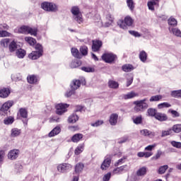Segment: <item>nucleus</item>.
I'll return each mask as SVG.
<instances>
[{
	"instance_id": "nucleus-1",
	"label": "nucleus",
	"mask_w": 181,
	"mask_h": 181,
	"mask_svg": "<svg viewBox=\"0 0 181 181\" xmlns=\"http://www.w3.org/2000/svg\"><path fill=\"white\" fill-rule=\"evenodd\" d=\"M35 51H33L29 55V59L31 60H37L40 57L43 56V47L40 44H37L35 45Z\"/></svg>"
},
{
	"instance_id": "nucleus-2",
	"label": "nucleus",
	"mask_w": 181,
	"mask_h": 181,
	"mask_svg": "<svg viewBox=\"0 0 181 181\" xmlns=\"http://www.w3.org/2000/svg\"><path fill=\"white\" fill-rule=\"evenodd\" d=\"M134 104L135 105L134 110L136 111V112L144 111V110H146V108L148 107L147 98H144L141 100H136L134 102Z\"/></svg>"
},
{
	"instance_id": "nucleus-3",
	"label": "nucleus",
	"mask_w": 181,
	"mask_h": 181,
	"mask_svg": "<svg viewBox=\"0 0 181 181\" xmlns=\"http://www.w3.org/2000/svg\"><path fill=\"white\" fill-rule=\"evenodd\" d=\"M41 8L46 12H57V5L53 2L45 1L41 4Z\"/></svg>"
},
{
	"instance_id": "nucleus-4",
	"label": "nucleus",
	"mask_w": 181,
	"mask_h": 181,
	"mask_svg": "<svg viewBox=\"0 0 181 181\" xmlns=\"http://www.w3.org/2000/svg\"><path fill=\"white\" fill-rule=\"evenodd\" d=\"M132 23H134V20L128 16L124 20H119L117 22V25L121 29H128L129 26H132Z\"/></svg>"
},
{
	"instance_id": "nucleus-5",
	"label": "nucleus",
	"mask_w": 181,
	"mask_h": 181,
	"mask_svg": "<svg viewBox=\"0 0 181 181\" xmlns=\"http://www.w3.org/2000/svg\"><path fill=\"white\" fill-rule=\"evenodd\" d=\"M71 13L73 14V19L78 23H83V15L80 13V8L77 6H74L71 8Z\"/></svg>"
},
{
	"instance_id": "nucleus-6",
	"label": "nucleus",
	"mask_w": 181,
	"mask_h": 181,
	"mask_svg": "<svg viewBox=\"0 0 181 181\" xmlns=\"http://www.w3.org/2000/svg\"><path fill=\"white\" fill-rule=\"evenodd\" d=\"M70 105L67 103H59L55 106L56 112L57 115H63L64 112H67V108H69Z\"/></svg>"
},
{
	"instance_id": "nucleus-7",
	"label": "nucleus",
	"mask_w": 181,
	"mask_h": 181,
	"mask_svg": "<svg viewBox=\"0 0 181 181\" xmlns=\"http://www.w3.org/2000/svg\"><path fill=\"white\" fill-rule=\"evenodd\" d=\"M57 169L59 173H66L67 170H71V169H73V165L69 163H61L57 166Z\"/></svg>"
},
{
	"instance_id": "nucleus-8",
	"label": "nucleus",
	"mask_w": 181,
	"mask_h": 181,
	"mask_svg": "<svg viewBox=\"0 0 181 181\" xmlns=\"http://www.w3.org/2000/svg\"><path fill=\"white\" fill-rule=\"evenodd\" d=\"M112 158V156H111V155H107L105 157V159L100 165V169L102 170H107V169H108V168H110V166H111Z\"/></svg>"
},
{
	"instance_id": "nucleus-9",
	"label": "nucleus",
	"mask_w": 181,
	"mask_h": 181,
	"mask_svg": "<svg viewBox=\"0 0 181 181\" xmlns=\"http://www.w3.org/2000/svg\"><path fill=\"white\" fill-rule=\"evenodd\" d=\"M115 59H117V55L112 53H105L102 56V60L105 63H112Z\"/></svg>"
},
{
	"instance_id": "nucleus-10",
	"label": "nucleus",
	"mask_w": 181,
	"mask_h": 181,
	"mask_svg": "<svg viewBox=\"0 0 181 181\" xmlns=\"http://www.w3.org/2000/svg\"><path fill=\"white\" fill-rule=\"evenodd\" d=\"M21 151L18 149H13L8 153L7 157L10 160H16Z\"/></svg>"
},
{
	"instance_id": "nucleus-11",
	"label": "nucleus",
	"mask_w": 181,
	"mask_h": 181,
	"mask_svg": "<svg viewBox=\"0 0 181 181\" xmlns=\"http://www.w3.org/2000/svg\"><path fill=\"white\" fill-rule=\"evenodd\" d=\"M86 86V79H82L81 82L80 80H74L71 84V90H77L78 88H80V86Z\"/></svg>"
},
{
	"instance_id": "nucleus-12",
	"label": "nucleus",
	"mask_w": 181,
	"mask_h": 181,
	"mask_svg": "<svg viewBox=\"0 0 181 181\" xmlns=\"http://www.w3.org/2000/svg\"><path fill=\"white\" fill-rule=\"evenodd\" d=\"M40 80L39 76L35 74L28 75L27 77V81L29 84H37Z\"/></svg>"
},
{
	"instance_id": "nucleus-13",
	"label": "nucleus",
	"mask_w": 181,
	"mask_h": 181,
	"mask_svg": "<svg viewBox=\"0 0 181 181\" xmlns=\"http://www.w3.org/2000/svg\"><path fill=\"white\" fill-rule=\"evenodd\" d=\"M13 105V100H8L7 102L4 103L0 109V112H6Z\"/></svg>"
},
{
	"instance_id": "nucleus-14",
	"label": "nucleus",
	"mask_w": 181,
	"mask_h": 181,
	"mask_svg": "<svg viewBox=\"0 0 181 181\" xmlns=\"http://www.w3.org/2000/svg\"><path fill=\"white\" fill-rule=\"evenodd\" d=\"M147 6L149 11H155V8H158V6H159V0H149L147 2Z\"/></svg>"
},
{
	"instance_id": "nucleus-15",
	"label": "nucleus",
	"mask_w": 181,
	"mask_h": 181,
	"mask_svg": "<svg viewBox=\"0 0 181 181\" xmlns=\"http://www.w3.org/2000/svg\"><path fill=\"white\" fill-rule=\"evenodd\" d=\"M129 168H128V165H122L118 168H115L112 172V175H119L122 173V172H127Z\"/></svg>"
},
{
	"instance_id": "nucleus-16",
	"label": "nucleus",
	"mask_w": 181,
	"mask_h": 181,
	"mask_svg": "<svg viewBox=\"0 0 181 181\" xmlns=\"http://www.w3.org/2000/svg\"><path fill=\"white\" fill-rule=\"evenodd\" d=\"M113 22H114V17L112 16V15L109 13L106 15L103 26H105V28H108L111 26V25H112Z\"/></svg>"
},
{
	"instance_id": "nucleus-17",
	"label": "nucleus",
	"mask_w": 181,
	"mask_h": 181,
	"mask_svg": "<svg viewBox=\"0 0 181 181\" xmlns=\"http://www.w3.org/2000/svg\"><path fill=\"white\" fill-rule=\"evenodd\" d=\"M11 94V89L9 88H4L0 89V98H8Z\"/></svg>"
},
{
	"instance_id": "nucleus-18",
	"label": "nucleus",
	"mask_w": 181,
	"mask_h": 181,
	"mask_svg": "<svg viewBox=\"0 0 181 181\" xmlns=\"http://www.w3.org/2000/svg\"><path fill=\"white\" fill-rule=\"evenodd\" d=\"M103 46V42L96 40L93 41L92 49L93 52H98Z\"/></svg>"
},
{
	"instance_id": "nucleus-19",
	"label": "nucleus",
	"mask_w": 181,
	"mask_h": 181,
	"mask_svg": "<svg viewBox=\"0 0 181 181\" xmlns=\"http://www.w3.org/2000/svg\"><path fill=\"white\" fill-rule=\"evenodd\" d=\"M109 122L112 126L117 125V123L118 122V114L117 113L111 114L109 117Z\"/></svg>"
},
{
	"instance_id": "nucleus-20",
	"label": "nucleus",
	"mask_w": 181,
	"mask_h": 181,
	"mask_svg": "<svg viewBox=\"0 0 181 181\" xmlns=\"http://www.w3.org/2000/svg\"><path fill=\"white\" fill-rule=\"evenodd\" d=\"M62 132V128L60 126L55 127L48 134L49 138H53V136H56V135H59V133Z\"/></svg>"
},
{
	"instance_id": "nucleus-21",
	"label": "nucleus",
	"mask_w": 181,
	"mask_h": 181,
	"mask_svg": "<svg viewBox=\"0 0 181 181\" xmlns=\"http://www.w3.org/2000/svg\"><path fill=\"white\" fill-rule=\"evenodd\" d=\"M156 119L163 122V121H168V115L165 113L157 112L155 117Z\"/></svg>"
},
{
	"instance_id": "nucleus-22",
	"label": "nucleus",
	"mask_w": 181,
	"mask_h": 181,
	"mask_svg": "<svg viewBox=\"0 0 181 181\" xmlns=\"http://www.w3.org/2000/svg\"><path fill=\"white\" fill-rule=\"evenodd\" d=\"M140 134L143 136H148L149 138H153V136H155V132H151L146 129L141 130Z\"/></svg>"
},
{
	"instance_id": "nucleus-23",
	"label": "nucleus",
	"mask_w": 181,
	"mask_h": 181,
	"mask_svg": "<svg viewBox=\"0 0 181 181\" xmlns=\"http://www.w3.org/2000/svg\"><path fill=\"white\" fill-rule=\"evenodd\" d=\"M139 94L136 92L132 91L123 95L124 100H131V98H135L138 97Z\"/></svg>"
},
{
	"instance_id": "nucleus-24",
	"label": "nucleus",
	"mask_w": 181,
	"mask_h": 181,
	"mask_svg": "<svg viewBox=\"0 0 181 181\" xmlns=\"http://www.w3.org/2000/svg\"><path fill=\"white\" fill-rule=\"evenodd\" d=\"M22 134V131L18 128H13L11 131V138H18Z\"/></svg>"
},
{
	"instance_id": "nucleus-25",
	"label": "nucleus",
	"mask_w": 181,
	"mask_h": 181,
	"mask_svg": "<svg viewBox=\"0 0 181 181\" xmlns=\"http://www.w3.org/2000/svg\"><path fill=\"white\" fill-rule=\"evenodd\" d=\"M169 31L174 35V36H177V37H181V31L177 28H169Z\"/></svg>"
},
{
	"instance_id": "nucleus-26",
	"label": "nucleus",
	"mask_w": 181,
	"mask_h": 181,
	"mask_svg": "<svg viewBox=\"0 0 181 181\" xmlns=\"http://www.w3.org/2000/svg\"><path fill=\"white\" fill-rule=\"evenodd\" d=\"M78 121V116L76 114L71 115L68 118V122L69 124H76Z\"/></svg>"
},
{
	"instance_id": "nucleus-27",
	"label": "nucleus",
	"mask_w": 181,
	"mask_h": 181,
	"mask_svg": "<svg viewBox=\"0 0 181 181\" xmlns=\"http://www.w3.org/2000/svg\"><path fill=\"white\" fill-rule=\"evenodd\" d=\"M13 122H15V117L13 116H8L4 119V125H12Z\"/></svg>"
},
{
	"instance_id": "nucleus-28",
	"label": "nucleus",
	"mask_w": 181,
	"mask_h": 181,
	"mask_svg": "<svg viewBox=\"0 0 181 181\" xmlns=\"http://www.w3.org/2000/svg\"><path fill=\"white\" fill-rule=\"evenodd\" d=\"M23 169V167H22V165L15 164L14 168L13 170V173L14 175H18V174L21 173V172H22Z\"/></svg>"
},
{
	"instance_id": "nucleus-29",
	"label": "nucleus",
	"mask_w": 181,
	"mask_h": 181,
	"mask_svg": "<svg viewBox=\"0 0 181 181\" xmlns=\"http://www.w3.org/2000/svg\"><path fill=\"white\" fill-rule=\"evenodd\" d=\"M17 32L18 33H23L24 35H28V32L29 30V26H26V25H23L20 28H18L17 30Z\"/></svg>"
},
{
	"instance_id": "nucleus-30",
	"label": "nucleus",
	"mask_w": 181,
	"mask_h": 181,
	"mask_svg": "<svg viewBox=\"0 0 181 181\" xmlns=\"http://www.w3.org/2000/svg\"><path fill=\"white\" fill-rule=\"evenodd\" d=\"M16 54L18 59H23L26 56V51L22 49H18L16 52Z\"/></svg>"
},
{
	"instance_id": "nucleus-31",
	"label": "nucleus",
	"mask_w": 181,
	"mask_h": 181,
	"mask_svg": "<svg viewBox=\"0 0 181 181\" xmlns=\"http://www.w3.org/2000/svg\"><path fill=\"white\" fill-rule=\"evenodd\" d=\"M170 107H172V105H170V103H168V102H164L162 103H159L157 105V108L158 110H163V108H170Z\"/></svg>"
},
{
	"instance_id": "nucleus-32",
	"label": "nucleus",
	"mask_w": 181,
	"mask_h": 181,
	"mask_svg": "<svg viewBox=\"0 0 181 181\" xmlns=\"http://www.w3.org/2000/svg\"><path fill=\"white\" fill-rule=\"evenodd\" d=\"M81 139H83V134H76L71 138L72 142L74 143L80 142Z\"/></svg>"
},
{
	"instance_id": "nucleus-33",
	"label": "nucleus",
	"mask_w": 181,
	"mask_h": 181,
	"mask_svg": "<svg viewBox=\"0 0 181 181\" xmlns=\"http://www.w3.org/2000/svg\"><path fill=\"white\" fill-rule=\"evenodd\" d=\"M24 40H25L30 46H35V45H36V40L32 37H25Z\"/></svg>"
},
{
	"instance_id": "nucleus-34",
	"label": "nucleus",
	"mask_w": 181,
	"mask_h": 181,
	"mask_svg": "<svg viewBox=\"0 0 181 181\" xmlns=\"http://www.w3.org/2000/svg\"><path fill=\"white\" fill-rule=\"evenodd\" d=\"M139 59L141 62L145 63L148 59V54L145 51H141L139 53Z\"/></svg>"
},
{
	"instance_id": "nucleus-35",
	"label": "nucleus",
	"mask_w": 181,
	"mask_h": 181,
	"mask_svg": "<svg viewBox=\"0 0 181 181\" xmlns=\"http://www.w3.org/2000/svg\"><path fill=\"white\" fill-rule=\"evenodd\" d=\"M84 169V164L79 163L75 166V172L76 173H81L83 170Z\"/></svg>"
},
{
	"instance_id": "nucleus-36",
	"label": "nucleus",
	"mask_w": 181,
	"mask_h": 181,
	"mask_svg": "<svg viewBox=\"0 0 181 181\" xmlns=\"http://www.w3.org/2000/svg\"><path fill=\"white\" fill-rule=\"evenodd\" d=\"M71 52L74 57H76V59H81V54H80L78 49L76 48H71Z\"/></svg>"
},
{
	"instance_id": "nucleus-37",
	"label": "nucleus",
	"mask_w": 181,
	"mask_h": 181,
	"mask_svg": "<svg viewBox=\"0 0 181 181\" xmlns=\"http://www.w3.org/2000/svg\"><path fill=\"white\" fill-rule=\"evenodd\" d=\"M84 151V144H79L74 151L75 155H80Z\"/></svg>"
},
{
	"instance_id": "nucleus-38",
	"label": "nucleus",
	"mask_w": 181,
	"mask_h": 181,
	"mask_svg": "<svg viewBox=\"0 0 181 181\" xmlns=\"http://www.w3.org/2000/svg\"><path fill=\"white\" fill-rule=\"evenodd\" d=\"M147 170L148 168H146V167H142L137 170L136 175L137 176H145V175H146Z\"/></svg>"
},
{
	"instance_id": "nucleus-39",
	"label": "nucleus",
	"mask_w": 181,
	"mask_h": 181,
	"mask_svg": "<svg viewBox=\"0 0 181 181\" xmlns=\"http://www.w3.org/2000/svg\"><path fill=\"white\" fill-rule=\"evenodd\" d=\"M162 98H163V96H162L161 95H156L151 96L149 99V101L150 103L160 101Z\"/></svg>"
},
{
	"instance_id": "nucleus-40",
	"label": "nucleus",
	"mask_w": 181,
	"mask_h": 181,
	"mask_svg": "<svg viewBox=\"0 0 181 181\" xmlns=\"http://www.w3.org/2000/svg\"><path fill=\"white\" fill-rule=\"evenodd\" d=\"M170 95L174 98H181V89L171 91Z\"/></svg>"
},
{
	"instance_id": "nucleus-41",
	"label": "nucleus",
	"mask_w": 181,
	"mask_h": 181,
	"mask_svg": "<svg viewBox=\"0 0 181 181\" xmlns=\"http://www.w3.org/2000/svg\"><path fill=\"white\" fill-rule=\"evenodd\" d=\"M171 130L175 134L181 132V124H175L172 127Z\"/></svg>"
},
{
	"instance_id": "nucleus-42",
	"label": "nucleus",
	"mask_w": 181,
	"mask_h": 181,
	"mask_svg": "<svg viewBox=\"0 0 181 181\" xmlns=\"http://www.w3.org/2000/svg\"><path fill=\"white\" fill-rule=\"evenodd\" d=\"M81 69L82 71H85L86 73H94V71H95L94 67L91 66H82Z\"/></svg>"
},
{
	"instance_id": "nucleus-43",
	"label": "nucleus",
	"mask_w": 181,
	"mask_h": 181,
	"mask_svg": "<svg viewBox=\"0 0 181 181\" xmlns=\"http://www.w3.org/2000/svg\"><path fill=\"white\" fill-rule=\"evenodd\" d=\"M8 49L11 52H13L18 49V45L15 41H12L8 45Z\"/></svg>"
},
{
	"instance_id": "nucleus-44",
	"label": "nucleus",
	"mask_w": 181,
	"mask_h": 181,
	"mask_svg": "<svg viewBox=\"0 0 181 181\" xmlns=\"http://www.w3.org/2000/svg\"><path fill=\"white\" fill-rule=\"evenodd\" d=\"M147 114L148 117H156V114H158L156 109L149 108L147 110Z\"/></svg>"
},
{
	"instance_id": "nucleus-45",
	"label": "nucleus",
	"mask_w": 181,
	"mask_h": 181,
	"mask_svg": "<svg viewBox=\"0 0 181 181\" xmlns=\"http://www.w3.org/2000/svg\"><path fill=\"white\" fill-rule=\"evenodd\" d=\"M168 25L175 28V26H177V21L171 16L170 17V19H168Z\"/></svg>"
},
{
	"instance_id": "nucleus-46",
	"label": "nucleus",
	"mask_w": 181,
	"mask_h": 181,
	"mask_svg": "<svg viewBox=\"0 0 181 181\" xmlns=\"http://www.w3.org/2000/svg\"><path fill=\"white\" fill-rule=\"evenodd\" d=\"M9 42H10L9 38H4L1 40L0 45L1 47H8V46H9Z\"/></svg>"
},
{
	"instance_id": "nucleus-47",
	"label": "nucleus",
	"mask_w": 181,
	"mask_h": 181,
	"mask_svg": "<svg viewBox=\"0 0 181 181\" xmlns=\"http://www.w3.org/2000/svg\"><path fill=\"white\" fill-rule=\"evenodd\" d=\"M28 35H31L32 36H36V35H37V28L28 27Z\"/></svg>"
},
{
	"instance_id": "nucleus-48",
	"label": "nucleus",
	"mask_w": 181,
	"mask_h": 181,
	"mask_svg": "<svg viewBox=\"0 0 181 181\" xmlns=\"http://www.w3.org/2000/svg\"><path fill=\"white\" fill-rule=\"evenodd\" d=\"M134 124L139 125V124H142V116L134 117L132 118Z\"/></svg>"
},
{
	"instance_id": "nucleus-49",
	"label": "nucleus",
	"mask_w": 181,
	"mask_h": 181,
	"mask_svg": "<svg viewBox=\"0 0 181 181\" xmlns=\"http://www.w3.org/2000/svg\"><path fill=\"white\" fill-rule=\"evenodd\" d=\"M168 168H169V166H168V165L160 166L158 168V173L159 175H163V173H165V172H166V170H168Z\"/></svg>"
},
{
	"instance_id": "nucleus-50",
	"label": "nucleus",
	"mask_w": 181,
	"mask_h": 181,
	"mask_svg": "<svg viewBox=\"0 0 181 181\" xmlns=\"http://www.w3.org/2000/svg\"><path fill=\"white\" fill-rule=\"evenodd\" d=\"M103 124H104V120H97L95 122L90 123V125L91 127L97 128L98 127H101Z\"/></svg>"
},
{
	"instance_id": "nucleus-51",
	"label": "nucleus",
	"mask_w": 181,
	"mask_h": 181,
	"mask_svg": "<svg viewBox=\"0 0 181 181\" xmlns=\"http://www.w3.org/2000/svg\"><path fill=\"white\" fill-rule=\"evenodd\" d=\"M123 71H132L134 70V66L131 64H125L122 66Z\"/></svg>"
},
{
	"instance_id": "nucleus-52",
	"label": "nucleus",
	"mask_w": 181,
	"mask_h": 181,
	"mask_svg": "<svg viewBox=\"0 0 181 181\" xmlns=\"http://www.w3.org/2000/svg\"><path fill=\"white\" fill-rule=\"evenodd\" d=\"M19 114L22 118H28V110L25 108H21L19 110Z\"/></svg>"
},
{
	"instance_id": "nucleus-53",
	"label": "nucleus",
	"mask_w": 181,
	"mask_h": 181,
	"mask_svg": "<svg viewBox=\"0 0 181 181\" xmlns=\"http://www.w3.org/2000/svg\"><path fill=\"white\" fill-rule=\"evenodd\" d=\"M172 134H173V132L172 131V129H169L168 130H163V131H162L161 136H162V138H163L165 136L172 135Z\"/></svg>"
},
{
	"instance_id": "nucleus-54",
	"label": "nucleus",
	"mask_w": 181,
	"mask_h": 181,
	"mask_svg": "<svg viewBox=\"0 0 181 181\" xmlns=\"http://www.w3.org/2000/svg\"><path fill=\"white\" fill-rule=\"evenodd\" d=\"M80 52L82 56H87L88 54V48L86 46H82L80 48Z\"/></svg>"
},
{
	"instance_id": "nucleus-55",
	"label": "nucleus",
	"mask_w": 181,
	"mask_h": 181,
	"mask_svg": "<svg viewBox=\"0 0 181 181\" xmlns=\"http://www.w3.org/2000/svg\"><path fill=\"white\" fill-rule=\"evenodd\" d=\"M11 79L13 81H19L20 80H22V76L21 74H14L11 75Z\"/></svg>"
},
{
	"instance_id": "nucleus-56",
	"label": "nucleus",
	"mask_w": 181,
	"mask_h": 181,
	"mask_svg": "<svg viewBox=\"0 0 181 181\" xmlns=\"http://www.w3.org/2000/svg\"><path fill=\"white\" fill-rule=\"evenodd\" d=\"M71 69H76V67H80L81 66V61H74L71 63Z\"/></svg>"
},
{
	"instance_id": "nucleus-57",
	"label": "nucleus",
	"mask_w": 181,
	"mask_h": 181,
	"mask_svg": "<svg viewBox=\"0 0 181 181\" xmlns=\"http://www.w3.org/2000/svg\"><path fill=\"white\" fill-rule=\"evenodd\" d=\"M11 37V33L6 30H0V37Z\"/></svg>"
},
{
	"instance_id": "nucleus-58",
	"label": "nucleus",
	"mask_w": 181,
	"mask_h": 181,
	"mask_svg": "<svg viewBox=\"0 0 181 181\" xmlns=\"http://www.w3.org/2000/svg\"><path fill=\"white\" fill-rule=\"evenodd\" d=\"M108 84L110 88H118V83L115 81H110Z\"/></svg>"
},
{
	"instance_id": "nucleus-59",
	"label": "nucleus",
	"mask_w": 181,
	"mask_h": 181,
	"mask_svg": "<svg viewBox=\"0 0 181 181\" xmlns=\"http://www.w3.org/2000/svg\"><path fill=\"white\" fill-rule=\"evenodd\" d=\"M170 144L173 146L174 148H181V143L179 141H170Z\"/></svg>"
},
{
	"instance_id": "nucleus-60",
	"label": "nucleus",
	"mask_w": 181,
	"mask_h": 181,
	"mask_svg": "<svg viewBox=\"0 0 181 181\" xmlns=\"http://www.w3.org/2000/svg\"><path fill=\"white\" fill-rule=\"evenodd\" d=\"M127 6L132 11L135 6L134 5V0H127Z\"/></svg>"
},
{
	"instance_id": "nucleus-61",
	"label": "nucleus",
	"mask_w": 181,
	"mask_h": 181,
	"mask_svg": "<svg viewBox=\"0 0 181 181\" xmlns=\"http://www.w3.org/2000/svg\"><path fill=\"white\" fill-rule=\"evenodd\" d=\"M49 122H60V118L57 116H52L49 119Z\"/></svg>"
},
{
	"instance_id": "nucleus-62",
	"label": "nucleus",
	"mask_w": 181,
	"mask_h": 181,
	"mask_svg": "<svg viewBox=\"0 0 181 181\" xmlns=\"http://www.w3.org/2000/svg\"><path fill=\"white\" fill-rule=\"evenodd\" d=\"M156 144L149 145L145 148V151H148L149 152H151V151H153L154 148H156Z\"/></svg>"
},
{
	"instance_id": "nucleus-63",
	"label": "nucleus",
	"mask_w": 181,
	"mask_h": 181,
	"mask_svg": "<svg viewBox=\"0 0 181 181\" xmlns=\"http://www.w3.org/2000/svg\"><path fill=\"white\" fill-rule=\"evenodd\" d=\"M111 179V173H107L103 177V181H110Z\"/></svg>"
},
{
	"instance_id": "nucleus-64",
	"label": "nucleus",
	"mask_w": 181,
	"mask_h": 181,
	"mask_svg": "<svg viewBox=\"0 0 181 181\" xmlns=\"http://www.w3.org/2000/svg\"><path fill=\"white\" fill-rule=\"evenodd\" d=\"M74 90L71 89V90H68L65 93V97H66L67 98H69V97H71V95H73V94H74Z\"/></svg>"
}]
</instances>
